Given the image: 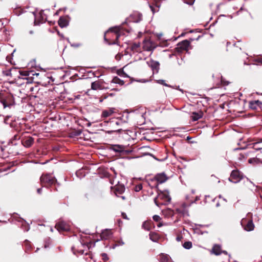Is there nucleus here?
Wrapping results in <instances>:
<instances>
[{
	"instance_id": "f257e3e1",
	"label": "nucleus",
	"mask_w": 262,
	"mask_h": 262,
	"mask_svg": "<svg viewBox=\"0 0 262 262\" xmlns=\"http://www.w3.org/2000/svg\"><path fill=\"white\" fill-rule=\"evenodd\" d=\"M120 36L119 28H111L105 34L104 39L109 44H118V39Z\"/></svg>"
},
{
	"instance_id": "f03ea898",
	"label": "nucleus",
	"mask_w": 262,
	"mask_h": 262,
	"mask_svg": "<svg viewBox=\"0 0 262 262\" xmlns=\"http://www.w3.org/2000/svg\"><path fill=\"white\" fill-rule=\"evenodd\" d=\"M0 102L3 104L4 108L10 107L14 103V99L11 94H0Z\"/></svg>"
},
{
	"instance_id": "7ed1b4c3",
	"label": "nucleus",
	"mask_w": 262,
	"mask_h": 262,
	"mask_svg": "<svg viewBox=\"0 0 262 262\" xmlns=\"http://www.w3.org/2000/svg\"><path fill=\"white\" fill-rule=\"evenodd\" d=\"M170 199L169 193L167 191H160L158 192L157 196L155 198L154 202L157 206L159 207L160 205L163 204V203H159L158 201V200H162L166 202H169Z\"/></svg>"
},
{
	"instance_id": "20e7f679",
	"label": "nucleus",
	"mask_w": 262,
	"mask_h": 262,
	"mask_svg": "<svg viewBox=\"0 0 262 262\" xmlns=\"http://www.w3.org/2000/svg\"><path fill=\"white\" fill-rule=\"evenodd\" d=\"M40 183L42 186H48L52 185L55 182V178L50 174H42L40 177Z\"/></svg>"
},
{
	"instance_id": "39448f33",
	"label": "nucleus",
	"mask_w": 262,
	"mask_h": 262,
	"mask_svg": "<svg viewBox=\"0 0 262 262\" xmlns=\"http://www.w3.org/2000/svg\"><path fill=\"white\" fill-rule=\"evenodd\" d=\"M241 224L247 231H251L254 230V225L252 219L248 220L246 218H243L241 220Z\"/></svg>"
},
{
	"instance_id": "423d86ee",
	"label": "nucleus",
	"mask_w": 262,
	"mask_h": 262,
	"mask_svg": "<svg viewBox=\"0 0 262 262\" xmlns=\"http://www.w3.org/2000/svg\"><path fill=\"white\" fill-rule=\"evenodd\" d=\"M243 178V175L238 170H233L231 173L229 180L236 183L239 182Z\"/></svg>"
},
{
	"instance_id": "0eeeda50",
	"label": "nucleus",
	"mask_w": 262,
	"mask_h": 262,
	"mask_svg": "<svg viewBox=\"0 0 262 262\" xmlns=\"http://www.w3.org/2000/svg\"><path fill=\"white\" fill-rule=\"evenodd\" d=\"M55 227L59 231H67L70 230V225L64 221H60L56 224Z\"/></svg>"
},
{
	"instance_id": "6e6552de",
	"label": "nucleus",
	"mask_w": 262,
	"mask_h": 262,
	"mask_svg": "<svg viewBox=\"0 0 262 262\" xmlns=\"http://www.w3.org/2000/svg\"><path fill=\"white\" fill-rule=\"evenodd\" d=\"M111 149L116 152L119 153H128L129 151L125 150V146L122 145H113Z\"/></svg>"
},
{
	"instance_id": "1a4fd4ad",
	"label": "nucleus",
	"mask_w": 262,
	"mask_h": 262,
	"mask_svg": "<svg viewBox=\"0 0 262 262\" xmlns=\"http://www.w3.org/2000/svg\"><path fill=\"white\" fill-rule=\"evenodd\" d=\"M154 48L152 42L149 40H145L143 43V49L145 51H151Z\"/></svg>"
},
{
	"instance_id": "9d476101",
	"label": "nucleus",
	"mask_w": 262,
	"mask_h": 262,
	"mask_svg": "<svg viewBox=\"0 0 262 262\" xmlns=\"http://www.w3.org/2000/svg\"><path fill=\"white\" fill-rule=\"evenodd\" d=\"M156 180L160 183H164L168 179V177L164 173H158L155 176Z\"/></svg>"
},
{
	"instance_id": "9b49d317",
	"label": "nucleus",
	"mask_w": 262,
	"mask_h": 262,
	"mask_svg": "<svg viewBox=\"0 0 262 262\" xmlns=\"http://www.w3.org/2000/svg\"><path fill=\"white\" fill-rule=\"evenodd\" d=\"M212 252L213 254L216 255L221 254L222 253L227 254V252L225 251H222L221 247L219 245H215L212 249Z\"/></svg>"
},
{
	"instance_id": "f8f14e48",
	"label": "nucleus",
	"mask_w": 262,
	"mask_h": 262,
	"mask_svg": "<svg viewBox=\"0 0 262 262\" xmlns=\"http://www.w3.org/2000/svg\"><path fill=\"white\" fill-rule=\"evenodd\" d=\"M193 203V202L192 201L190 202V203L189 204H187L186 203H183L181 205V206L180 207V208L179 209V210H180V211H181L183 214V215H188V210H187V209Z\"/></svg>"
},
{
	"instance_id": "ddd939ff",
	"label": "nucleus",
	"mask_w": 262,
	"mask_h": 262,
	"mask_svg": "<svg viewBox=\"0 0 262 262\" xmlns=\"http://www.w3.org/2000/svg\"><path fill=\"white\" fill-rule=\"evenodd\" d=\"M112 234V231L109 229H105L103 230L101 234V237L102 239H108Z\"/></svg>"
},
{
	"instance_id": "4468645a",
	"label": "nucleus",
	"mask_w": 262,
	"mask_h": 262,
	"mask_svg": "<svg viewBox=\"0 0 262 262\" xmlns=\"http://www.w3.org/2000/svg\"><path fill=\"white\" fill-rule=\"evenodd\" d=\"M262 102L259 100L250 101L249 102V107L252 110H256L258 107H261Z\"/></svg>"
},
{
	"instance_id": "2eb2a0df",
	"label": "nucleus",
	"mask_w": 262,
	"mask_h": 262,
	"mask_svg": "<svg viewBox=\"0 0 262 262\" xmlns=\"http://www.w3.org/2000/svg\"><path fill=\"white\" fill-rule=\"evenodd\" d=\"M190 45V42L187 40H184L178 44V47L181 50H186Z\"/></svg>"
},
{
	"instance_id": "dca6fc26",
	"label": "nucleus",
	"mask_w": 262,
	"mask_h": 262,
	"mask_svg": "<svg viewBox=\"0 0 262 262\" xmlns=\"http://www.w3.org/2000/svg\"><path fill=\"white\" fill-rule=\"evenodd\" d=\"M91 88L94 90L102 89V85L101 82L99 81L93 82L91 84Z\"/></svg>"
},
{
	"instance_id": "f3484780",
	"label": "nucleus",
	"mask_w": 262,
	"mask_h": 262,
	"mask_svg": "<svg viewBox=\"0 0 262 262\" xmlns=\"http://www.w3.org/2000/svg\"><path fill=\"white\" fill-rule=\"evenodd\" d=\"M34 142V139L32 137H29L26 138L23 142V145L27 147H30Z\"/></svg>"
},
{
	"instance_id": "a211bd4d",
	"label": "nucleus",
	"mask_w": 262,
	"mask_h": 262,
	"mask_svg": "<svg viewBox=\"0 0 262 262\" xmlns=\"http://www.w3.org/2000/svg\"><path fill=\"white\" fill-rule=\"evenodd\" d=\"M203 116V113L202 112H193L191 114V117L193 121H197Z\"/></svg>"
},
{
	"instance_id": "6ab92c4d",
	"label": "nucleus",
	"mask_w": 262,
	"mask_h": 262,
	"mask_svg": "<svg viewBox=\"0 0 262 262\" xmlns=\"http://www.w3.org/2000/svg\"><path fill=\"white\" fill-rule=\"evenodd\" d=\"M130 49L134 52H141V49L140 47L139 43H134L130 46Z\"/></svg>"
},
{
	"instance_id": "aec40b11",
	"label": "nucleus",
	"mask_w": 262,
	"mask_h": 262,
	"mask_svg": "<svg viewBox=\"0 0 262 262\" xmlns=\"http://www.w3.org/2000/svg\"><path fill=\"white\" fill-rule=\"evenodd\" d=\"M114 113V109L110 108L108 110H104L102 112V116L103 117H107Z\"/></svg>"
},
{
	"instance_id": "412c9836",
	"label": "nucleus",
	"mask_w": 262,
	"mask_h": 262,
	"mask_svg": "<svg viewBox=\"0 0 262 262\" xmlns=\"http://www.w3.org/2000/svg\"><path fill=\"white\" fill-rule=\"evenodd\" d=\"M253 147L256 150L262 149V139L253 143Z\"/></svg>"
},
{
	"instance_id": "4be33fe9",
	"label": "nucleus",
	"mask_w": 262,
	"mask_h": 262,
	"mask_svg": "<svg viewBox=\"0 0 262 262\" xmlns=\"http://www.w3.org/2000/svg\"><path fill=\"white\" fill-rule=\"evenodd\" d=\"M159 258L161 262H168L170 260V257L164 254H161Z\"/></svg>"
},
{
	"instance_id": "5701e85b",
	"label": "nucleus",
	"mask_w": 262,
	"mask_h": 262,
	"mask_svg": "<svg viewBox=\"0 0 262 262\" xmlns=\"http://www.w3.org/2000/svg\"><path fill=\"white\" fill-rule=\"evenodd\" d=\"M81 132L80 130H74L72 131L70 133L69 136L71 138H75L77 136L80 135L81 134Z\"/></svg>"
},
{
	"instance_id": "b1692460",
	"label": "nucleus",
	"mask_w": 262,
	"mask_h": 262,
	"mask_svg": "<svg viewBox=\"0 0 262 262\" xmlns=\"http://www.w3.org/2000/svg\"><path fill=\"white\" fill-rule=\"evenodd\" d=\"M58 25L60 27L63 28L68 25V22L66 19L60 18L58 20Z\"/></svg>"
},
{
	"instance_id": "393cba45",
	"label": "nucleus",
	"mask_w": 262,
	"mask_h": 262,
	"mask_svg": "<svg viewBox=\"0 0 262 262\" xmlns=\"http://www.w3.org/2000/svg\"><path fill=\"white\" fill-rule=\"evenodd\" d=\"M112 82L114 83H116V84H118L121 85H123L124 83V81L123 80H121L120 79H119L117 77H114L113 79Z\"/></svg>"
},
{
	"instance_id": "a878e982",
	"label": "nucleus",
	"mask_w": 262,
	"mask_h": 262,
	"mask_svg": "<svg viewBox=\"0 0 262 262\" xmlns=\"http://www.w3.org/2000/svg\"><path fill=\"white\" fill-rule=\"evenodd\" d=\"M149 236L150 239L154 242H156L157 239L158 238V234L155 233H150L149 234Z\"/></svg>"
},
{
	"instance_id": "bb28decb",
	"label": "nucleus",
	"mask_w": 262,
	"mask_h": 262,
	"mask_svg": "<svg viewBox=\"0 0 262 262\" xmlns=\"http://www.w3.org/2000/svg\"><path fill=\"white\" fill-rule=\"evenodd\" d=\"M183 247L186 249H189L192 247V243L190 242H186L183 244Z\"/></svg>"
},
{
	"instance_id": "cd10ccee",
	"label": "nucleus",
	"mask_w": 262,
	"mask_h": 262,
	"mask_svg": "<svg viewBox=\"0 0 262 262\" xmlns=\"http://www.w3.org/2000/svg\"><path fill=\"white\" fill-rule=\"evenodd\" d=\"M69 42H70L71 46L73 48H75L79 47L81 45L80 42L76 43V42H75L73 41H69Z\"/></svg>"
},
{
	"instance_id": "c85d7f7f",
	"label": "nucleus",
	"mask_w": 262,
	"mask_h": 262,
	"mask_svg": "<svg viewBox=\"0 0 262 262\" xmlns=\"http://www.w3.org/2000/svg\"><path fill=\"white\" fill-rule=\"evenodd\" d=\"M151 66L153 69H158L159 66V63L157 61H152Z\"/></svg>"
},
{
	"instance_id": "c756f323",
	"label": "nucleus",
	"mask_w": 262,
	"mask_h": 262,
	"mask_svg": "<svg viewBox=\"0 0 262 262\" xmlns=\"http://www.w3.org/2000/svg\"><path fill=\"white\" fill-rule=\"evenodd\" d=\"M142 188V186L141 184H138L136 186V187H135V190L137 192L138 191H139L140 190H141Z\"/></svg>"
},
{
	"instance_id": "7c9ffc66",
	"label": "nucleus",
	"mask_w": 262,
	"mask_h": 262,
	"mask_svg": "<svg viewBox=\"0 0 262 262\" xmlns=\"http://www.w3.org/2000/svg\"><path fill=\"white\" fill-rule=\"evenodd\" d=\"M152 218L155 222H159L161 220L160 216L158 215H154Z\"/></svg>"
},
{
	"instance_id": "2f4dec72",
	"label": "nucleus",
	"mask_w": 262,
	"mask_h": 262,
	"mask_svg": "<svg viewBox=\"0 0 262 262\" xmlns=\"http://www.w3.org/2000/svg\"><path fill=\"white\" fill-rule=\"evenodd\" d=\"M184 2L189 5H192L194 2V0H183Z\"/></svg>"
},
{
	"instance_id": "473e14b6",
	"label": "nucleus",
	"mask_w": 262,
	"mask_h": 262,
	"mask_svg": "<svg viewBox=\"0 0 262 262\" xmlns=\"http://www.w3.org/2000/svg\"><path fill=\"white\" fill-rule=\"evenodd\" d=\"M124 190H125V188L123 186L121 187L120 188H116V190L117 191H119L120 193H122V192H123L124 191Z\"/></svg>"
},
{
	"instance_id": "72a5a7b5",
	"label": "nucleus",
	"mask_w": 262,
	"mask_h": 262,
	"mask_svg": "<svg viewBox=\"0 0 262 262\" xmlns=\"http://www.w3.org/2000/svg\"><path fill=\"white\" fill-rule=\"evenodd\" d=\"M158 83H160V84H162L165 86H169V85L166 84L165 82V81L163 80H158Z\"/></svg>"
},
{
	"instance_id": "f704fd0d",
	"label": "nucleus",
	"mask_w": 262,
	"mask_h": 262,
	"mask_svg": "<svg viewBox=\"0 0 262 262\" xmlns=\"http://www.w3.org/2000/svg\"><path fill=\"white\" fill-rule=\"evenodd\" d=\"M102 256L103 259L104 260H107L108 259V257L106 253L102 254Z\"/></svg>"
},
{
	"instance_id": "c9c22d12",
	"label": "nucleus",
	"mask_w": 262,
	"mask_h": 262,
	"mask_svg": "<svg viewBox=\"0 0 262 262\" xmlns=\"http://www.w3.org/2000/svg\"><path fill=\"white\" fill-rule=\"evenodd\" d=\"M81 173H82L81 171L80 170H79L76 171V175L77 176V177L78 178H79L80 179H81Z\"/></svg>"
},
{
	"instance_id": "e433bc0d",
	"label": "nucleus",
	"mask_w": 262,
	"mask_h": 262,
	"mask_svg": "<svg viewBox=\"0 0 262 262\" xmlns=\"http://www.w3.org/2000/svg\"><path fill=\"white\" fill-rule=\"evenodd\" d=\"M20 74L22 75V76H27L29 75V73L27 71H25V72H22L20 73Z\"/></svg>"
},
{
	"instance_id": "4c0bfd02",
	"label": "nucleus",
	"mask_w": 262,
	"mask_h": 262,
	"mask_svg": "<svg viewBox=\"0 0 262 262\" xmlns=\"http://www.w3.org/2000/svg\"><path fill=\"white\" fill-rule=\"evenodd\" d=\"M41 191H42V188H38L37 190V192L38 194H41Z\"/></svg>"
},
{
	"instance_id": "58836bf2",
	"label": "nucleus",
	"mask_w": 262,
	"mask_h": 262,
	"mask_svg": "<svg viewBox=\"0 0 262 262\" xmlns=\"http://www.w3.org/2000/svg\"><path fill=\"white\" fill-rule=\"evenodd\" d=\"M122 217L124 218V219H127V215L125 213H122Z\"/></svg>"
},
{
	"instance_id": "ea45409f",
	"label": "nucleus",
	"mask_w": 262,
	"mask_h": 262,
	"mask_svg": "<svg viewBox=\"0 0 262 262\" xmlns=\"http://www.w3.org/2000/svg\"><path fill=\"white\" fill-rule=\"evenodd\" d=\"M162 226H163V224H162V223H160L157 225V226H158V227H162Z\"/></svg>"
},
{
	"instance_id": "a19ab883",
	"label": "nucleus",
	"mask_w": 262,
	"mask_h": 262,
	"mask_svg": "<svg viewBox=\"0 0 262 262\" xmlns=\"http://www.w3.org/2000/svg\"><path fill=\"white\" fill-rule=\"evenodd\" d=\"M150 8L151 11H152V12L155 13V10L154 9V8L151 6H150Z\"/></svg>"
},
{
	"instance_id": "79ce46f5",
	"label": "nucleus",
	"mask_w": 262,
	"mask_h": 262,
	"mask_svg": "<svg viewBox=\"0 0 262 262\" xmlns=\"http://www.w3.org/2000/svg\"><path fill=\"white\" fill-rule=\"evenodd\" d=\"M86 125L88 126H90L91 125V123L88 122V123H86Z\"/></svg>"
},
{
	"instance_id": "37998d69",
	"label": "nucleus",
	"mask_w": 262,
	"mask_h": 262,
	"mask_svg": "<svg viewBox=\"0 0 262 262\" xmlns=\"http://www.w3.org/2000/svg\"><path fill=\"white\" fill-rule=\"evenodd\" d=\"M72 251H73V253H74V254H75L76 253H75V251H74V247H72Z\"/></svg>"
},
{
	"instance_id": "c03bdc74",
	"label": "nucleus",
	"mask_w": 262,
	"mask_h": 262,
	"mask_svg": "<svg viewBox=\"0 0 262 262\" xmlns=\"http://www.w3.org/2000/svg\"><path fill=\"white\" fill-rule=\"evenodd\" d=\"M249 163H251L252 162V159H251L249 160Z\"/></svg>"
},
{
	"instance_id": "a18cd8bd",
	"label": "nucleus",
	"mask_w": 262,
	"mask_h": 262,
	"mask_svg": "<svg viewBox=\"0 0 262 262\" xmlns=\"http://www.w3.org/2000/svg\"><path fill=\"white\" fill-rule=\"evenodd\" d=\"M198 200H199V198L198 196L196 197L195 201H197Z\"/></svg>"
},
{
	"instance_id": "49530a36",
	"label": "nucleus",
	"mask_w": 262,
	"mask_h": 262,
	"mask_svg": "<svg viewBox=\"0 0 262 262\" xmlns=\"http://www.w3.org/2000/svg\"><path fill=\"white\" fill-rule=\"evenodd\" d=\"M84 121H85V122H87L86 120V119H83L82 120V121L83 122Z\"/></svg>"
},
{
	"instance_id": "de8ad7c7",
	"label": "nucleus",
	"mask_w": 262,
	"mask_h": 262,
	"mask_svg": "<svg viewBox=\"0 0 262 262\" xmlns=\"http://www.w3.org/2000/svg\"><path fill=\"white\" fill-rule=\"evenodd\" d=\"M121 198H122V199H123V200H124V199H125V197H124V196H121Z\"/></svg>"
},
{
	"instance_id": "09e8293b",
	"label": "nucleus",
	"mask_w": 262,
	"mask_h": 262,
	"mask_svg": "<svg viewBox=\"0 0 262 262\" xmlns=\"http://www.w3.org/2000/svg\"><path fill=\"white\" fill-rule=\"evenodd\" d=\"M192 193H194V191L193 190H192Z\"/></svg>"
},
{
	"instance_id": "8fccbe9b",
	"label": "nucleus",
	"mask_w": 262,
	"mask_h": 262,
	"mask_svg": "<svg viewBox=\"0 0 262 262\" xmlns=\"http://www.w3.org/2000/svg\"><path fill=\"white\" fill-rule=\"evenodd\" d=\"M145 225V223H144V224L143 225V226L144 227Z\"/></svg>"
},
{
	"instance_id": "3c124183",
	"label": "nucleus",
	"mask_w": 262,
	"mask_h": 262,
	"mask_svg": "<svg viewBox=\"0 0 262 262\" xmlns=\"http://www.w3.org/2000/svg\"><path fill=\"white\" fill-rule=\"evenodd\" d=\"M35 74H36V75H39V74H38V73H36Z\"/></svg>"
}]
</instances>
